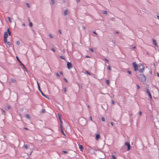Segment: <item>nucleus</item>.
<instances>
[{
    "label": "nucleus",
    "mask_w": 159,
    "mask_h": 159,
    "mask_svg": "<svg viewBox=\"0 0 159 159\" xmlns=\"http://www.w3.org/2000/svg\"><path fill=\"white\" fill-rule=\"evenodd\" d=\"M137 77L142 82H144L146 80V77L143 74H140L138 76H137Z\"/></svg>",
    "instance_id": "nucleus-1"
},
{
    "label": "nucleus",
    "mask_w": 159,
    "mask_h": 159,
    "mask_svg": "<svg viewBox=\"0 0 159 159\" xmlns=\"http://www.w3.org/2000/svg\"><path fill=\"white\" fill-rule=\"evenodd\" d=\"M145 67L144 66L141 64H140L139 65V69L138 70H139V71L140 73H142L143 72V71L144 70Z\"/></svg>",
    "instance_id": "nucleus-2"
},
{
    "label": "nucleus",
    "mask_w": 159,
    "mask_h": 159,
    "mask_svg": "<svg viewBox=\"0 0 159 159\" xmlns=\"http://www.w3.org/2000/svg\"><path fill=\"white\" fill-rule=\"evenodd\" d=\"M37 82L38 86V89H39V91L41 93V94H42V95L43 96L46 97V98H47L48 99V97H47L46 96V95L42 92V90H41V89L40 88V84H39V83L38 82V81Z\"/></svg>",
    "instance_id": "nucleus-3"
},
{
    "label": "nucleus",
    "mask_w": 159,
    "mask_h": 159,
    "mask_svg": "<svg viewBox=\"0 0 159 159\" xmlns=\"http://www.w3.org/2000/svg\"><path fill=\"white\" fill-rule=\"evenodd\" d=\"M133 66L134 68V71H136L138 70L139 65L138 66L136 64L135 62H133Z\"/></svg>",
    "instance_id": "nucleus-4"
},
{
    "label": "nucleus",
    "mask_w": 159,
    "mask_h": 159,
    "mask_svg": "<svg viewBox=\"0 0 159 159\" xmlns=\"http://www.w3.org/2000/svg\"><path fill=\"white\" fill-rule=\"evenodd\" d=\"M126 146L127 147V151H129L130 149L131 146L129 144V143L128 142H125L124 146Z\"/></svg>",
    "instance_id": "nucleus-5"
},
{
    "label": "nucleus",
    "mask_w": 159,
    "mask_h": 159,
    "mask_svg": "<svg viewBox=\"0 0 159 159\" xmlns=\"http://www.w3.org/2000/svg\"><path fill=\"white\" fill-rule=\"evenodd\" d=\"M16 59H17V60L18 61H19L20 62V65L21 66H22L23 67H24L26 69V71H27V68L25 67L24 66V64L20 61L19 57L18 56H16Z\"/></svg>",
    "instance_id": "nucleus-6"
},
{
    "label": "nucleus",
    "mask_w": 159,
    "mask_h": 159,
    "mask_svg": "<svg viewBox=\"0 0 159 159\" xmlns=\"http://www.w3.org/2000/svg\"><path fill=\"white\" fill-rule=\"evenodd\" d=\"M67 68L69 69H71L72 67V65L71 63L69 62H67Z\"/></svg>",
    "instance_id": "nucleus-7"
},
{
    "label": "nucleus",
    "mask_w": 159,
    "mask_h": 159,
    "mask_svg": "<svg viewBox=\"0 0 159 159\" xmlns=\"http://www.w3.org/2000/svg\"><path fill=\"white\" fill-rule=\"evenodd\" d=\"M147 93L148 94V96L150 98V99L151 100L152 99V96L150 93V91L148 89L146 90Z\"/></svg>",
    "instance_id": "nucleus-8"
},
{
    "label": "nucleus",
    "mask_w": 159,
    "mask_h": 159,
    "mask_svg": "<svg viewBox=\"0 0 159 159\" xmlns=\"http://www.w3.org/2000/svg\"><path fill=\"white\" fill-rule=\"evenodd\" d=\"M152 42L153 43V44L156 46V47H158V45L157 43L156 40L154 39H152Z\"/></svg>",
    "instance_id": "nucleus-9"
},
{
    "label": "nucleus",
    "mask_w": 159,
    "mask_h": 159,
    "mask_svg": "<svg viewBox=\"0 0 159 159\" xmlns=\"http://www.w3.org/2000/svg\"><path fill=\"white\" fill-rule=\"evenodd\" d=\"M100 137V136L99 134H96V135L95 139L96 140H98Z\"/></svg>",
    "instance_id": "nucleus-10"
},
{
    "label": "nucleus",
    "mask_w": 159,
    "mask_h": 159,
    "mask_svg": "<svg viewBox=\"0 0 159 159\" xmlns=\"http://www.w3.org/2000/svg\"><path fill=\"white\" fill-rule=\"evenodd\" d=\"M8 37V34L7 32H6L4 33V38L7 39Z\"/></svg>",
    "instance_id": "nucleus-11"
},
{
    "label": "nucleus",
    "mask_w": 159,
    "mask_h": 159,
    "mask_svg": "<svg viewBox=\"0 0 159 159\" xmlns=\"http://www.w3.org/2000/svg\"><path fill=\"white\" fill-rule=\"evenodd\" d=\"M79 148L81 151H82L84 149V148L83 145H79Z\"/></svg>",
    "instance_id": "nucleus-12"
},
{
    "label": "nucleus",
    "mask_w": 159,
    "mask_h": 159,
    "mask_svg": "<svg viewBox=\"0 0 159 159\" xmlns=\"http://www.w3.org/2000/svg\"><path fill=\"white\" fill-rule=\"evenodd\" d=\"M7 33H8V34L9 36H11V31H10V29L9 28H8L7 29Z\"/></svg>",
    "instance_id": "nucleus-13"
},
{
    "label": "nucleus",
    "mask_w": 159,
    "mask_h": 159,
    "mask_svg": "<svg viewBox=\"0 0 159 159\" xmlns=\"http://www.w3.org/2000/svg\"><path fill=\"white\" fill-rule=\"evenodd\" d=\"M11 81L13 83H16V80L13 79H11Z\"/></svg>",
    "instance_id": "nucleus-14"
},
{
    "label": "nucleus",
    "mask_w": 159,
    "mask_h": 159,
    "mask_svg": "<svg viewBox=\"0 0 159 159\" xmlns=\"http://www.w3.org/2000/svg\"><path fill=\"white\" fill-rule=\"evenodd\" d=\"M68 10H67L66 9L64 11V15L65 16H66L68 15Z\"/></svg>",
    "instance_id": "nucleus-15"
},
{
    "label": "nucleus",
    "mask_w": 159,
    "mask_h": 159,
    "mask_svg": "<svg viewBox=\"0 0 159 159\" xmlns=\"http://www.w3.org/2000/svg\"><path fill=\"white\" fill-rule=\"evenodd\" d=\"M25 117H26V118L30 119V115L29 114H26L25 115Z\"/></svg>",
    "instance_id": "nucleus-16"
},
{
    "label": "nucleus",
    "mask_w": 159,
    "mask_h": 159,
    "mask_svg": "<svg viewBox=\"0 0 159 159\" xmlns=\"http://www.w3.org/2000/svg\"><path fill=\"white\" fill-rule=\"evenodd\" d=\"M58 118H59V119L60 120H61V116L60 113L58 114Z\"/></svg>",
    "instance_id": "nucleus-17"
},
{
    "label": "nucleus",
    "mask_w": 159,
    "mask_h": 159,
    "mask_svg": "<svg viewBox=\"0 0 159 159\" xmlns=\"http://www.w3.org/2000/svg\"><path fill=\"white\" fill-rule=\"evenodd\" d=\"M61 129V133L64 135H65V134L64 132L63 129Z\"/></svg>",
    "instance_id": "nucleus-18"
},
{
    "label": "nucleus",
    "mask_w": 159,
    "mask_h": 159,
    "mask_svg": "<svg viewBox=\"0 0 159 159\" xmlns=\"http://www.w3.org/2000/svg\"><path fill=\"white\" fill-rule=\"evenodd\" d=\"M46 112V111L45 109H43L42 110L41 112V113H44Z\"/></svg>",
    "instance_id": "nucleus-19"
},
{
    "label": "nucleus",
    "mask_w": 159,
    "mask_h": 159,
    "mask_svg": "<svg viewBox=\"0 0 159 159\" xmlns=\"http://www.w3.org/2000/svg\"><path fill=\"white\" fill-rule=\"evenodd\" d=\"M86 72L89 75H91V74L88 70H86Z\"/></svg>",
    "instance_id": "nucleus-20"
},
{
    "label": "nucleus",
    "mask_w": 159,
    "mask_h": 159,
    "mask_svg": "<svg viewBox=\"0 0 159 159\" xmlns=\"http://www.w3.org/2000/svg\"><path fill=\"white\" fill-rule=\"evenodd\" d=\"M33 25V23L31 21H30V22L29 23L30 26L31 27H32Z\"/></svg>",
    "instance_id": "nucleus-21"
},
{
    "label": "nucleus",
    "mask_w": 159,
    "mask_h": 159,
    "mask_svg": "<svg viewBox=\"0 0 159 159\" xmlns=\"http://www.w3.org/2000/svg\"><path fill=\"white\" fill-rule=\"evenodd\" d=\"M102 120L103 122L105 121L106 120L105 118L104 117H102Z\"/></svg>",
    "instance_id": "nucleus-22"
},
{
    "label": "nucleus",
    "mask_w": 159,
    "mask_h": 159,
    "mask_svg": "<svg viewBox=\"0 0 159 159\" xmlns=\"http://www.w3.org/2000/svg\"><path fill=\"white\" fill-rule=\"evenodd\" d=\"M106 83L107 84H110L109 80H106Z\"/></svg>",
    "instance_id": "nucleus-23"
},
{
    "label": "nucleus",
    "mask_w": 159,
    "mask_h": 159,
    "mask_svg": "<svg viewBox=\"0 0 159 159\" xmlns=\"http://www.w3.org/2000/svg\"><path fill=\"white\" fill-rule=\"evenodd\" d=\"M60 57L62 59L64 60H65V57H63L62 56H60Z\"/></svg>",
    "instance_id": "nucleus-24"
},
{
    "label": "nucleus",
    "mask_w": 159,
    "mask_h": 159,
    "mask_svg": "<svg viewBox=\"0 0 159 159\" xmlns=\"http://www.w3.org/2000/svg\"><path fill=\"white\" fill-rule=\"evenodd\" d=\"M7 18L9 21V22L10 23H11V18L9 17H7Z\"/></svg>",
    "instance_id": "nucleus-25"
},
{
    "label": "nucleus",
    "mask_w": 159,
    "mask_h": 159,
    "mask_svg": "<svg viewBox=\"0 0 159 159\" xmlns=\"http://www.w3.org/2000/svg\"><path fill=\"white\" fill-rule=\"evenodd\" d=\"M7 39L4 38V43L5 44H6L7 43Z\"/></svg>",
    "instance_id": "nucleus-26"
},
{
    "label": "nucleus",
    "mask_w": 159,
    "mask_h": 159,
    "mask_svg": "<svg viewBox=\"0 0 159 159\" xmlns=\"http://www.w3.org/2000/svg\"><path fill=\"white\" fill-rule=\"evenodd\" d=\"M112 158L113 159H116V157L113 154L112 155Z\"/></svg>",
    "instance_id": "nucleus-27"
},
{
    "label": "nucleus",
    "mask_w": 159,
    "mask_h": 159,
    "mask_svg": "<svg viewBox=\"0 0 159 159\" xmlns=\"http://www.w3.org/2000/svg\"><path fill=\"white\" fill-rule=\"evenodd\" d=\"M26 4L27 6V7H29V8H30V5H29V3H26Z\"/></svg>",
    "instance_id": "nucleus-28"
},
{
    "label": "nucleus",
    "mask_w": 159,
    "mask_h": 159,
    "mask_svg": "<svg viewBox=\"0 0 159 159\" xmlns=\"http://www.w3.org/2000/svg\"><path fill=\"white\" fill-rule=\"evenodd\" d=\"M60 127L61 128V129H63V126H62V124H60Z\"/></svg>",
    "instance_id": "nucleus-29"
},
{
    "label": "nucleus",
    "mask_w": 159,
    "mask_h": 159,
    "mask_svg": "<svg viewBox=\"0 0 159 159\" xmlns=\"http://www.w3.org/2000/svg\"><path fill=\"white\" fill-rule=\"evenodd\" d=\"M7 44H8V45L9 46H10L11 45V42H7Z\"/></svg>",
    "instance_id": "nucleus-30"
},
{
    "label": "nucleus",
    "mask_w": 159,
    "mask_h": 159,
    "mask_svg": "<svg viewBox=\"0 0 159 159\" xmlns=\"http://www.w3.org/2000/svg\"><path fill=\"white\" fill-rule=\"evenodd\" d=\"M127 72L128 73L130 74V75H131L132 74V73H131V72L129 70H128L127 71Z\"/></svg>",
    "instance_id": "nucleus-31"
},
{
    "label": "nucleus",
    "mask_w": 159,
    "mask_h": 159,
    "mask_svg": "<svg viewBox=\"0 0 159 159\" xmlns=\"http://www.w3.org/2000/svg\"><path fill=\"white\" fill-rule=\"evenodd\" d=\"M62 152L64 153H67L68 152L66 151H63Z\"/></svg>",
    "instance_id": "nucleus-32"
},
{
    "label": "nucleus",
    "mask_w": 159,
    "mask_h": 159,
    "mask_svg": "<svg viewBox=\"0 0 159 159\" xmlns=\"http://www.w3.org/2000/svg\"><path fill=\"white\" fill-rule=\"evenodd\" d=\"M49 36L51 37L52 39L53 38V36H52V34H49Z\"/></svg>",
    "instance_id": "nucleus-33"
},
{
    "label": "nucleus",
    "mask_w": 159,
    "mask_h": 159,
    "mask_svg": "<svg viewBox=\"0 0 159 159\" xmlns=\"http://www.w3.org/2000/svg\"><path fill=\"white\" fill-rule=\"evenodd\" d=\"M89 50L91 51L92 52H94V50H93V49L92 48H89Z\"/></svg>",
    "instance_id": "nucleus-34"
},
{
    "label": "nucleus",
    "mask_w": 159,
    "mask_h": 159,
    "mask_svg": "<svg viewBox=\"0 0 159 159\" xmlns=\"http://www.w3.org/2000/svg\"><path fill=\"white\" fill-rule=\"evenodd\" d=\"M7 108L8 109L10 110L11 109V106L10 105H8L7 106Z\"/></svg>",
    "instance_id": "nucleus-35"
},
{
    "label": "nucleus",
    "mask_w": 159,
    "mask_h": 159,
    "mask_svg": "<svg viewBox=\"0 0 159 159\" xmlns=\"http://www.w3.org/2000/svg\"><path fill=\"white\" fill-rule=\"evenodd\" d=\"M137 89H139L140 88V86L139 85L137 84Z\"/></svg>",
    "instance_id": "nucleus-36"
},
{
    "label": "nucleus",
    "mask_w": 159,
    "mask_h": 159,
    "mask_svg": "<svg viewBox=\"0 0 159 159\" xmlns=\"http://www.w3.org/2000/svg\"><path fill=\"white\" fill-rule=\"evenodd\" d=\"M103 13L105 14H107V11H104L103 12Z\"/></svg>",
    "instance_id": "nucleus-37"
},
{
    "label": "nucleus",
    "mask_w": 159,
    "mask_h": 159,
    "mask_svg": "<svg viewBox=\"0 0 159 159\" xmlns=\"http://www.w3.org/2000/svg\"><path fill=\"white\" fill-rule=\"evenodd\" d=\"M108 69L110 70H111V66H109L108 67Z\"/></svg>",
    "instance_id": "nucleus-38"
},
{
    "label": "nucleus",
    "mask_w": 159,
    "mask_h": 159,
    "mask_svg": "<svg viewBox=\"0 0 159 159\" xmlns=\"http://www.w3.org/2000/svg\"><path fill=\"white\" fill-rule=\"evenodd\" d=\"M25 147L26 149H28V146L27 145H25Z\"/></svg>",
    "instance_id": "nucleus-39"
},
{
    "label": "nucleus",
    "mask_w": 159,
    "mask_h": 159,
    "mask_svg": "<svg viewBox=\"0 0 159 159\" xmlns=\"http://www.w3.org/2000/svg\"><path fill=\"white\" fill-rule=\"evenodd\" d=\"M16 44H17V45H19L20 44V42L19 41H17L16 42Z\"/></svg>",
    "instance_id": "nucleus-40"
},
{
    "label": "nucleus",
    "mask_w": 159,
    "mask_h": 159,
    "mask_svg": "<svg viewBox=\"0 0 159 159\" xmlns=\"http://www.w3.org/2000/svg\"><path fill=\"white\" fill-rule=\"evenodd\" d=\"M85 57H86V58H91L89 56H88V55H86L85 56Z\"/></svg>",
    "instance_id": "nucleus-41"
},
{
    "label": "nucleus",
    "mask_w": 159,
    "mask_h": 159,
    "mask_svg": "<svg viewBox=\"0 0 159 159\" xmlns=\"http://www.w3.org/2000/svg\"><path fill=\"white\" fill-rule=\"evenodd\" d=\"M51 50L52 51L54 52H55L56 51L55 49L53 48H52Z\"/></svg>",
    "instance_id": "nucleus-42"
},
{
    "label": "nucleus",
    "mask_w": 159,
    "mask_h": 159,
    "mask_svg": "<svg viewBox=\"0 0 159 159\" xmlns=\"http://www.w3.org/2000/svg\"><path fill=\"white\" fill-rule=\"evenodd\" d=\"M104 60L106 61L107 62H109V61L106 58H104Z\"/></svg>",
    "instance_id": "nucleus-43"
},
{
    "label": "nucleus",
    "mask_w": 159,
    "mask_h": 159,
    "mask_svg": "<svg viewBox=\"0 0 159 159\" xmlns=\"http://www.w3.org/2000/svg\"><path fill=\"white\" fill-rule=\"evenodd\" d=\"M111 103H112V104H113V105H114V104H115V102H114V101L113 100H112V101H111Z\"/></svg>",
    "instance_id": "nucleus-44"
},
{
    "label": "nucleus",
    "mask_w": 159,
    "mask_h": 159,
    "mask_svg": "<svg viewBox=\"0 0 159 159\" xmlns=\"http://www.w3.org/2000/svg\"><path fill=\"white\" fill-rule=\"evenodd\" d=\"M64 80H65L66 82H67V83L68 82V81L67 80H66V78H64Z\"/></svg>",
    "instance_id": "nucleus-45"
},
{
    "label": "nucleus",
    "mask_w": 159,
    "mask_h": 159,
    "mask_svg": "<svg viewBox=\"0 0 159 159\" xmlns=\"http://www.w3.org/2000/svg\"><path fill=\"white\" fill-rule=\"evenodd\" d=\"M23 128H24V129L27 130H29V129L27 128L24 127Z\"/></svg>",
    "instance_id": "nucleus-46"
},
{
    "label": "nucleus",
    "mask_w": 159,
    "mask_h": 159,
    "mask_svg": "<svg viewBox=\"0 0 159 159\" xmlns=\"http://www.w3.org/2000/svg\"><path fill=\"white\" fill-rule=\"evenodd\" d=\"M54 3H55L54 2V1H53V2H52V3L51 4V5H53Z\"/></svg>",
    "instance_id": "nucleus-47"
},
{
    "label": "nucleus",
    "mask_w": 159,
    "mask_h": 159,
    "mask_svg": "<svg viewBox=\"0 0 159 159\" xmlns=\"http://www.w3.org/2000/svg\"><path fill=\"white\" fill-rule=\"evenodd\" d=\"M139 115L141 116V114H142V112L141 111H139Z\"/></svg>",
    "instance_id": "nucleus-48"
},
{
    "label": "nucleus",
    "mask_w": 159,
    "mask_h": 159,
    "mask_svg": "<svg viewBox=\"0 0 159 159\" xmlns=\"http://www.w3.org/2000/svg\"><path fill=\"white\" fill-rule=\"evenodd\" d=\"M59 33L60 34H61V30H59Z\"/></svg>",
    "instance_id": "nucleus-49"
},
{
    "label": "nucleus",
    "mask_w": 159,
    "mask_h": 159,
    "mask_svg": "<svg viewBox=\"0 0 159 159\" xmlns=\"http://www.w3.org/2000/svg\"><path fill=\"white\" fill-rule=\"evenodd\" d=\"M90 120H91V121H93V120H92V116H90Z\"/></svg>",
    "instance_id": "nucleus-50"
},
{
    "label": "nucleus",
    "mask_w": 159,
    "mask_h": 159,
    "mask_svg": "<svg viewBox=\"0 0 159 159\" xmlns=\"http://www.w3.org/2000/svg\"><path fill=\"white\" fill-rule=\"evenodd\" d=\"M56 75H57V76H60V75H59V74L58 73H57V74H56Z\"/></svg>",
    "instance_id": "nucleus-51"
},
{
    "label": "nucleus",
    "mask_w": 159,
    "mask_h": 159,
    "mask_svg": "<svg viewBox=\"0 0 159 159\" xmlns=\"http://www.w3.org/2000/svg\"><path fill=\"white\" fill-rule=\"evenodd\" d=\"M93 33L94 34H97V33L96 32V31H93Z\"/></svg>",
    "instance_id": "nucleus-52"
},
{
    "label": "nucleus",
    "mask_w": 159,
    "mask_h": 159,
    "mask_svg": "<svg viewBox=\"0 0 159 159\" xmlns=\"http://www.w3.org/2000/svg\"><path fill=\"white\" fill-rule=\"evenodd\" d=\"M60 122H61V124H62V120H60Z\"/></svg>",
    "instance_id": "nucleus-53"
},
{
    "label": "nucleus",
    "mask_w": 159,
    "mask_h": 159,
    "mask_svg": "<svg viewBox=\"0 0 159 159\" xmlns=\"http://www.w3.org/2000/svg\"><path fill=\"white\" fill-rule=\"evenodd\" d=\"M115 33H116V34H119V31H116L115 32Z\"/></svg>",
    "instance_id": "nucleus-54"
},
{
    "label": "nucleus",
    "mask_w": 159,
    "mask_h": 159,
    "mask_svg": "<svg viewBox=\"0 0 159 159\" xmlns=\"http://www.w3.org/2000/svg\"><path fill=\"white\" fill-rule=\"evenodd\" d=\"M64 91L65 92H66V87L65 88V89H64Z\"/></svg>",
    "instance_id": "nucleus-55"
},
{
    "label": "nucleus",
    "mask_w": 159,
    "mask_h": 159,
    "mask_svg": "<svg viewBox=\"0 0 159 159\" xmlns=\"http://www.w3.org/2000/svg\"><path fill=\"white\" fill-rule=\"evenodd\" d=\"M82 28L83 29L85 30V28L84 26H82Z\"/></svg>",
    "instance_id": "nucleus-56"
},
{
    "label": "nucleus",
    "mask_w": 159,
    "mask_h": 159,
    "mask_svg": "<svg viewBox=\"0 0 159 159\" xmlns=\"http://www.w3.org/2000/svg\"><path fill=\"white\" fill-rule=\"evenodd\" d=\"M60 74L61 75H63V73H62V72H61V71L60 72Z\"/></svg>",
    "instance_id": "nucleus-57"
},
{
    "label": "nucleus",
    "mask_w": 159,
    "mask_h": 159,
    "mask_svg": "<svg viewBox=\"0 0 159 159\" xmlns=\"http://www.w3.org/2000/svg\"><path fill=\"white\" fill-rule=\"evenodd\" d=\"M157 76H158L159 77V73L157 72Z\"/></svg>",
    "instance_id": "nucleus-58"
},
{
    "label": "nucleus",
    "mask_w": 159,
    "mask_h": 159,
    "mask_svg": "<svg viewBox=\"0 0 159 159\" xmlns=\"http://www.w3.org/2000/svg\"><path fill=\"white\" fill-rule=\"evenodd\" d=\"M3 112L4 113H3V114H4L5 113H6L5 111L4 110H3Z\"/></svg>",
    "instance_id": "nucleus-59"
},
{
    "label": "nucleus",
    "mask_w": 159,
    "mask_h": 159,
    "mask_svg": "<svg viewBox=\"0 0 159 159\" xmlns=\"http://www.w3.org/2000/svg\"><path fill=\"white\" fill-rule=\"evenodd\" d=\"M111 125L112 126H113V123H112V122H111Z\"/></svg>",
    "instance_id": "nucleus-60"
},
{
    "label": "nucleus",
    "mask_w": 159,
    "mask_h": 159,
    "mask_svg": "<svg viewBox=\"0 0 159 159\" xmlns=\"http://www.w3.org/2000/svg\"><path fill=\"white\" fill-rule=\"evenodd\" d=\"M22 25L23 26H25V24L24 23Z\"/></svg>",
    "instance_id": "nucleus-61"
},
{
    "label": "nucleus",
    "mask_w": 159,
    "mask_h": 159,
    "mask_svg": "<svg viewBox=\"0 0 159 159\" xmlns=\"http://www.w3.org/2000/svg\"><path fill=\"white\" fill-rule=\"evenodd\" d=\"M23 109L22 108L20 109V111H23Z\"/></svg>",
    "instance_id": "nucleus-62"
},
{
    "label": "nucleus",
    "mask_w": 159,
    "mask_h": 159,
    "mask_svg": "<svg viewBox=\"0 0 159 159\" xmlns=\"http://www.w3.org/2000/svg\"><path fill=\"white\" fill-rule=\"evenodd\" d=\"M157 18L159 20V16L157 15Z\"/></svg>",
    "instance_id": "nucleus-63"
},
{
    "label": "nucleus",
    "mask_w": 159,
    "mask_h": 159,
    "mask_svg": "<svg viewBox=\"0 0 159 159\" xmlns=\"http://www.w3.org/2000/svg\"><path fill=\"white\" fill-rule=\"evenodd\" d=\"M130 116H132V113H131L129 115Z\"/></svg>",
    "instance_id": "nucleus-64"
}]
</instances>
